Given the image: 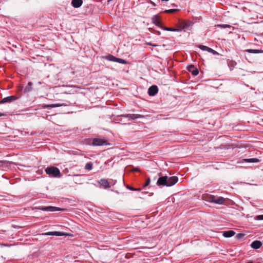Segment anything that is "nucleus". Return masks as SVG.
I'll return each mask as SVG.
<instances>
[{
  "mask_svg": "<svg viewBox=\"0 0 263 263\" xmlns=\"http://www.w3.org/2000/svg\"><path fill=\"white\" fill-rule=\"evenodd\" d=\"M235 234V232L232 230H229L223 232V236L224 237H231Z\"/></svg>",
  "mask_w": 263,
  "mask_h": 263,
  "instance_id": "obj_13",
  "label": "nucleus"
},
{
  "mask_svg": "<svg viewBox=\"0 0 263 263\" xmlns=\"http://www.w3.org/2000/svg\"><path fill=\"white\" fill-rule=\"evenodd\" d=\"M167 186H171L175 184L178 181V178L176 176H172L168 177L167 176Z\"/></svg>",
  "mask_w": 263,
  "mask_h": 263,
  "instance_id": "obj_3",
  "label": "nucleus"
},
{
  "mask_svg": "<svg viewBox=\"0 0 263 263\" xmlns=\"http://www.w3.org/2000/svg\"><path fill=\"white\" fill-rule=\"evenodd\" d=\"M162 1H168L169 0H161Z\"/></svg>",
  "mask_w": 263,
  "mask_h": 263,
  "instance_id": "obj_37",
  "label": "nucleus"
},
{
  "mask_svg": "<svg viewBox=\"0 0 263 263\" xmlns=\"http://www.w3.org/2000/svg\"><path fill=\"white\" fill-rule=\"evenodd\" d=\"M192 25V23L191 22H182V29H184L188 27H189L191 25Z\"/></svg>",
  "mask_w": 263,
  "mask_h": 263,
  "instance_id": "obj_21",
  "label": "nucleus"
},
{
  "mask_svg": "<svg viewBox=\"0 0 263 263\" xmlns=\"http://www.w3.org/2000/svg\"><path fill=\"white\" fill-rule=\"evenodd\" d=\"M243 236V234H238L236 235V237H237V238H239L241 237H242V236Z\"/></svg>",
  "mask_w": 263,
  "mask_h": 263,
  "instance_id": "obj_33",
  "label": "nucleus"
},
{
  "mask_svg": "<svg viewBox=\"0 0 263 263\" xmlns=\"http://www.w3.org/2000/svg\"><path fill=\"white\" fill-rule=\"evenodd\" d=\"M225 199L222 197H216L215 200L214 201V203L221 204L223 203Z\"/></svg>",
  "mask_w": 263,
  "mask_h": 263,
  "instance_id": "obj_18",
  "label": "nucleus"
},
{
  "mask_svg": "<svg viewBox=\"0 0 263 263\" xmlns=\"http://www.w3.org/2000/svg\"><path fill=\"white\" fill-rule=\"evenodd\" d=\"M62 106H65L64 104H52L49 105H44L43 106V107L44 108H53V107H60Z\"/></svg>",
  "mask_w": 263,
  "mask_h": 263,
  "instance_id": "obj_15",
  "label": "nucleus"
},
{
  "mask_svg": "<svg viewBox=\"0 0 263 263\" xmlns=\"http://www.w3.org/2000/svg\"><path fill=\"white\" fill-rule=\"evenodd\" d=\"M158 88L156 85H152L148 89V93L151 96H154L157 93Z\"/></svg>",
  "mask_w": 263,
  "mask_h": 263,
  "instance_id": "obj_5",
  "label": "nucleus"
},
{
  "mask_svg": "<svg viewBox=\"0 0 263 263\" xmlns=\"http://www.w3.org/2000/svg\"><path fill=\"white\" fill-rule=\"evenodd\" d=\"M83 4L82 0H72L71 5L76 8L80 7Z\"/></svg>",
  "mask_w": 263,
  "mask_h": 263,
  "instance_id": "obj_10",
  "label": "nucleus"
},
{
  "mask_svg": "<svg viewBox=\"0 0 263 263\" xmlns=\"http://www.w3.org/2000/svg\"><path fill=\"white\" fill-rule=\"evenodd\" d=\"M45 172L49 176L54 177H60L61 176L59 169L54 166L47 167L45 169Z\"/></svg>",
  "mask_w": 263,
  "mask_h": 263,
  "instance_id": "obj_1",
  "label": "nucleus"
},
{
  "mask_svg": "<svg viewBox=\"0 0 263 263\" xmlns=\"http://www.w3.org/2000/svg\"><path fill=\"white\" fill-rule=\"evenodd\" d=\"M246 52L251 53H263L262 50L258 49H247L245 50Z\"/></svg>",
  "mask_w": 263,
  "mask_h": 263,
  "instance_id": "obj_19",
  "label": "nucleus"
},
{
  "mask_svg": "<svg viewBox=\"0 0 263 263\" xmlns=\"http://www.w3.org/2000/svg\"><path fill=\"white\" fill-rule=\"evenodd\" d=\"M187 70L190 72L193 76H197L199 71L198 69L195 67L193 65H190L187 67Z\"/></svg>",
  "mask_w": 263,
  "mask_h": 263,
  "instance_id": "obj_8",
  "label": "nucleus"
},
{
  "mask_svg": "<svg viewBox=\"0 0 263 263\" xmlns=\"http://www.w3.org/2000/svg\"><path fill=\"white\" fill-rule=\"evenodd\" d=\"M85 168L87 170H92V164L91 163H87L85 166Z\"/></svg>",
  "mask_w": 263,
  "mask_h": 263,
  "instance_id": "obj_27",
  "label": "nucleus"
},
{
  "mask_svg": "<svg viewBox=\"0 0 263 263\" xmlns=\"http://www.w3.org/2000/svg\"><path fill=\"white\" fill-rule=\"evenodd\" d=\"M117 58L112 55H109L106 57L105 59L108 61L115 62V59Z\"/></svg>",
  "mask_w": 263,
  "mask_h": 263,
  "instance_id": "obj_23",
  "label": "nucleus"
},
{
  "mask_svg": "<svg viewBox=\"0 0 263 263\" xmlns=\"http://www.w3.org/2000/svg\"><path fill=\"white\" fill-rule=\"evenodd\" d=\"M133 171H134V172H139L140 170H139V169L138 168H133Z\"/></svg>",
  "mask_w": 263,
  "mask_h": 263,
  "instance_id": "obj_35",
  "label": "nucleus"
},
{
  "mask_svg": "<svg viewBox=\"0 0 263 263\" xmlns=\"http://www.w3.org/2000/svg\"><path fill=\"white\" fill-rule=\"evenodd\" d=\"M262 245L261 241L259 240H255L251 244V247L255 249H259Z\"/></svg>",
  "mask_w": 263,
  "mask_h": 263,
  "instance_id": "obj_12",
  "label": "nucleus"
},
{
  "mask_svg": "<svg viewBox=\"0 0 263 263\" xmlns=\"http://www.w3.org/2000/svg\"><path fill=\"white\" fill-rule=\"evenodd\" d=\"M243 161L248 163H257L259 162V160L257 158L245 159Z\"/></svg>",
  "mask_w": 263,
  "mask_h": 263,
  "instance_id": "obj_20",
  "label": "nucleus"
},
{
  "mask_svg": "<svg viewBox=\"0 0 263 263\" xmlns=\"http://www.w3.org/2000/svg\"><path fill=\"white\" fill-rule=\"evenodd\" d=\"M258 220H263V215H258L257 217Z\"/></svg>",
  "mask_w": 263,
  "mask_h": 263,
  "instance_id": "obj_32",
  "label": "nucleus"
},
{
  "mask_svg": "<svg viewBox=\"0 0 263 263\" xmlns=\"http://www.w3.org/2000/svg\"><path fill=\"white\" fill-rule=\"evenodd\" d=\"M123 116L126 118H128L129 119L132 120L143 117V116L138 114H127Z\"/></svg>",
  "mask_w": 263,
  "mask_h": 263,
  "instance_id": "obj_11",
  "label": "nucleus"
},
{
  "mask_svg": "<svg viewBox=\"0 0 263 263\" xmlns=\"http://www.w3.org/2000/svg\"><path fill=\"white\" fill-rule=\"evenodd\" d=\"M44 235H54V236H64V235H67L66 234L61 232H58V231H54V232H48L45 233L43 234Z\"/></svg>",
  "mask_w": 263,
  "mask_h": 263,
  "instance_id": "obj_9",
  "label": "nucleus"
},
{
  "mask_svg": "<svg viewBox=\"0 0 263 263\" xmlns=\"http://www.w3.org/2000/svg\"><path fill=\"white\" fill-rule=\"evenodd\" d=\"M128 189H129L130 190H132V191H136V190H138V189H136L133 187H130V186H128Z\"/></svg>",
  "mask_w": 263,
  "mask_h": 263,
  "instance_id": "obj_34",
  "label": "nucleus"
},
{
  "mask_svg": "<svg viewBox=\"0 0 263 263\" xmlns=\"http://www.w3.org/2000/svg\"><path fill=\"white\" fill-rule=\"evenodd\" d=\"M177 11V9H172L166 10L164 11V12L167 13H173L174 12H176Z\"/></svg>",
  "mask_w": 263,
  "mask_h": 263,
  "instance_id": "obj_28",
  "label": "nucleus"
},
{
  "mask_svg": "<svg viewBox=\"0 0 263 263\" xmlns=\"http://www.w3.org/2000/svg\"><path fill=\"white\" fill-rule=\"evenodd\" d=\"M167 176H162L158 178L157 184L158 185H163V186H167Z\"/></svg>",
  "mask_w": 263,
  "mask_h": 263,
  "instance_id": "obj_6",
  "label": "nucleus"
},
{
  "mask_svg": "<svg viewBox=\"0 0 263 263\" xmlns=\"http://www.w3.org/2000/svg\"><path fill=\"white\" fill-rule=\"evenodd\" d=\"M33 83L31 82H28L27 86L25 88L24 90V93H28L32 89Z\"/></svg>",
  "mask_w": 263,
  "mask_h": 263,
  "instance_id": "obj_16",
  "label": "nucleus"
},
{
  "mask_svg": "<svg viewBox=\"0 0 263 263\" xmlns=\"http://www.w3.org/2000/svg\"><path fill=\"white\" fill-rule=\"evenodd\" d=\"M164 30L171 31H179L181 30V29H175L168 27H164Z\"/></svg>",
  "mask_w": 263,
  "mask_h": 263,
  "instance_id": "obj_24",
  "label": "nucleus"
},
{
  "mask_svg": "<svg viewBox=\"0 0 263 263\" xmlns=\"http://www.w3.org/2000/svg\"><path fill=\"white\" fill-rule=\"evenodd\" d=\"M198 47L202 50L207 51H209V48H210V47H207L206 46L202 45H199Z\"/></svg>",
  "mask_w": 263,
  "mask_h": 263,
  "instance_id": "obj_26",
  "label": "nucleus"
},
{
  "mask_svg": "<svg viewBox=\"0 0 263 263\" xmlns=\"http://www.w3.org/2000/svg\"><path fill=\"white\" fill-rule=\"evenodd\" d=\"M150 181H151L150 178H147L145 183L143 185V187H146V186H148L150 183Z\"/></svg>",
  "mask_w": 263,
  "mask_h": 263,
  "instance_id": "obj_31",
  "label": "nucleus"
},
{
  "mask_svg": "<svg viewBox=\"0 0 263 263\" xmlns=\"http://www.w3.org/2000/svg\"><path fill=\"white\" fill-rule=\"evenodd\" d=\"M218 26H219L221 28H229L231 27V26L229 25H223V24L218 25Z\"/></svg>",
  "mask_w": 263,
  "mask_h": 263,
  "instance_id": "obj_30",
  "label": "nucleus"
},
{
  "mask_svg": "<svg viewBox=\"0 0 263 263\" xmlns=\"http://www.w3.org/2000/svg\"><path fill=\"white\" fill-rule=\"evenodd\" d=\"M6 116L5 114L0 112V117Z\"/></svg>",
  "mask_w": 263,
  "mask_h": 263,
  "instance_id": "obj_36",
  "label": "nucleus"
},
{
  "mask_svg": "<svg viewBox=\"0 0 263 263\" xmlns=\"http://www.w3.org/2000/svg\"><path fill=\"white\" fill-rule=\"evenodd\" d=\"M216 196L214 195H210L207 199V201L214 203V201L215 200Z\"/></svg>",
  "mask_w": 263,
  "mask_h": 263,
  "instance_id": "obj_25",
  "label": "nucleus"
},
{
  "mask_svg": "<svg viewBox=\"0 0 263 263\" xmlns=\"http://www.w3.org/2000/svg\"><path fill=\"white\" fill-rule=\"evenodd\" d=\"M99 183L101 185L103 186L105 188H109L110 187L109 183L108 180L104 179H102L99 181Z\"/></svg>",
  "mask_w": 263,
  "mask_h": 263,
  "instance_id": "obj_14",
  "label": "nucleus"
},
{
  "mask_svg": "<svg viewBox=\"0 0 263 263\" xmlns=\"http://www.w3.org/2000/svg\"><path fill=\"white\" fill-rule=\"evenodd\" d=\"M152 21L156 25L159 26L161 25L159 16L158 15H154L152 17Z\"/></svg>",
  "mask_w": 263,
  "mask_h": 263,
  "instance_id": "obj_17",
  "label": "nucleus"
},
{
  "mask_svg": "<svg viewBox=\"0 0 263 263\" xmlns=\"http://www.w3.org/2000/svg\"><path fill=\"white\" fill-rule=\"evenodd\" d=\"M115 62L121 63V64H125L127 63L125 60L120 59V58H117L116 59H115Z\"/></svg>",
  "mask_w": 263,
  "mask_h": 263,
  "instance_id": "obj_22",
  "label": "nucleus"
},
{
  "mask_svg": "<svg viewBox=\"0 0 263 263\" xmlns=\"http://www.w3.org/2000/svg\"><path fill=\"white\" fill-rule=\"evenodd\" d=\"M40 210L46 211H63V209H61L59 208L55 207V206H41L39 208Z\"/></svg>",
  "mask_w": 263,
  "mask_h": 263,
  "instance_id": "obj_4",
  "label": "nucleus"
},
{
  "mask_svg": "<svg viewBox=\"0 0 263 263\" xmlns=\"http://www.w3.org/2000/svg\"><path fill=\"white\" fill-rule=\"evenodd\" d=\"M92 145L93 146H102L109 145L107 140L101 138H93L92 139Z\"/></svg>",
  "mask_w": 263,
  "mask_h": 263,
  "instance_id": "obj_2",
  "label": "nucleus"
},
{
  "mask_svg": "<svg viewBox=\"0 0 263 263\" xmlns=\"http://www.w3.org/2000/svg\"><path fill=\"white\" fill-rule=\"evenodd\" d=\"M208 52H210V53H212L214 55H216V54H218V52L216 51L213 50V49H212L211 48H209V50Z\"/></svg>",
  "mask_w": 263,
  "mask_h": 263,
  "instance_id": "obj_29",
  "label": "nucleus"
},
{
  "mask_svg": "<svg viewBox=\"0 0 263 263\" xmlns=\"http://www.w3.org/2000/svg\"><path fill=\"white\" fill-rule=\"evenodd\" d=\"M17 99V97L15 96H11L6 98H3L0 102L1 103L3 104L7 102H11Z\"/></svg>",
  "mask_w": 263,
  "mask_h": 263,
  "instance_id": "obj_7",
  "label": "nucleus"
}]
</instances>
